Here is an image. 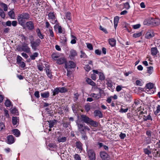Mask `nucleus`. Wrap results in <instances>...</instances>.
I'll return each instance as SVG.
<instances>
[{"instance_id":"obj_1","label":"nucleus","mask_w":160,"mask_h":160,"mask_svg":"<svg viewBox=\"0 0 160 160\" xmlns=\"http://www.w3.org/2000/svg\"><path fill=\"white\" fill-rule=\"evenodd\" d=\"M46 15H48V19L52 24H55L58 22L56 14L51 7H48L46 9Z\"/></svg>"},{"instance_id":"obj_2","label":"nucleus","mask_w":160,"mask_h":160,"mask_svg":"<svg viewBox=\"0 0 160 160\" xmlns=\"http://www.w3.org/2000/svg\"><path fill=\"white\" fill-rule=\"evenodd\" d=\"M30 18V15L27 12L19 14L18 17L19 24L22 26L24 25L26 20Z\"/></svg>"},{"instance_id":"obj_3","label":"nucleus","mask_w":160,"mask_h":160,"mask_svg":"<svg viewBox=\"0 0 160 160\" xmlns=\"http://www.w3.org/2000/svg\"><path fill=\"white\" fill-rule=\"evenodd\" d=\"M41 42V41L39 38L37 39L35 41L33 40L31 41V46L32 49L34 51L36 50L37 49V47L39 46Z\"/></svg>"},{"instance_id":"obj_4","label":"nucleus","mask_w":160,"mask_h":160,"mask_svg":"<svg viewBox=\"0 0 160 160\" xmlns=\"http://www.w3.org/2000/svg\"><path fill=\"white\" fill-rule=\"evenodd\" d=\"M87 152L88 156L90 160H95V154L93 150L87 148Z\"/></svg>"},{"instance_id":"obj_5","label":"nucleus","mask_w":160,"mask_h":160,"mask_svg":"<svg viewBox=\"0 0 160 160\" xmlns=\"http://www.w3.org/2000/svg\"><path fill=\"white\" fill-rule=\"evenodd\" d=\"M107 81L106 84L107 85L108 88L111 91L113 92L115 88L114 83L110 80H107Z\"/></svg>"},{"instance_id":"obj_6","label":"nucleus","mask_w":160,"mask_h":160,"mask_svg":"<svg viewBox=\"0 0 160 160\" xmlns=\"http://www.w3.org/2000/svg\"><path fill=\"white\" fill-rule=\"evenodd\" d=\"M76 67V64L72 61H69L68 63H65V68H74Z\"/></svg>"},{"instance_id":"obj_7","label":"nucleus","mask_w":160,"mask_h":160,"mask_svg":"<svg viewBox=\"0 0 160 160\" xmlns=\"http://www.w3.org/2000/svg\"><path fill=\"white\" fill-rule=\"evenodd\" d=\"M141 101L140 100H135L134 103L132 105V107L133 109L137 108L138 109V108H140L141 107Z\"/></svg>"},{"instance_id":"obj_8","label":"nucleus","mask_w":160,"mask_h":160,"mask_svg":"<svg viewBox=\"0 0 160 160\" xmlns=\"http://www.w3.org/2000/svg\"><path fill=\"white\" fill-rule=\"evenodd\" d=\"M77 123L79 131L80 132L81 134H84V124L78 122H77Z\"/></svg>"},{"instance_id":"obj_9","label":"nucleus","mask_w":160,"mask_h":160,"mask_svg":"<svg viewBox=\"0 0 160 160\" xmlns=\"http://www.w3.org/2000/svg\"><path fill=\"white\" fill-rule=\"evenodd\" d=\"M154 36V33L152 30H148L146 33L145 37L146 38L149 39Z\"/></svg>"},{"instance_id":"obj_10","label":"nucleus","mask_w":160,"mask_h":160,"mask_svg":"<svg viewBox=\"0 0 160 160\" xmlns=\"http://www.w3.org/2000/svg\"><path fill=\"white\" fill-rule=\"evenodd\" d=\"M100 156L103 160H109L110 159V158L108 155L104 152H101Z\"/></svg>"},{"instance_id":"obj_11","label":"nucleus","mask_w":160,"mask_h":160,"mask_svg":"<svg viewBox=\"0 0 160 160\" xmlns=\"http://www.w3.org/2000/svg\"><path fill=\"white\" fill-rule=\"evenodd\" d=\"M26 27L29 30H31L34 29V24L32 21H30L27 22L26 23Z\"/></svg>"},{"instance_id":"obj_12","label":"nucleus","mask_w":160,"mask_h":160,"mask_svg":"<svg viewBox=\"0 0 160 160\" xmlns=\"http://www.w3.org/2000/svg\"><path fill=\"white\" fill-rule=\"evenodd\" d=\"M22 49L23 51L27 53H29L30 51V48L28 47V45L26 44L22 45Z\"/></svg>"},{"instance_id":"obj_13","label":"nucleus","mask_w":160,"mask_h":160,"mask_svg":"<svg viewBox=\"0 0 160 160\" xmlns=\"http://www.w3.org/2000/svg\"><path fill=\"white\" fill-rule=\"evenodd\" d=\"M77 55V53L75 50L72 49L70 51L69 57L71 59H73Z\"/></svg>"},{"instance_id":"obj_14","label":"nucleus","mask_w":160,"mask_h":160,"mask_svg":"<svg viewBox=\"0 0 160 160\" xmlns=\"http://www.w3.org/2000/svg\"><path fill=\"white\" fill-rule=\"evenodd\" d=\"M81 118L83 122L87 124H88L90 119H91L87 116L84 115H81Z\"/></svg>"},{"instance_id":"obj_15","label":"nucleus","mask_w":160,"mask_h":160,"mask_svg":"<svg viewBox=\"0 0 160 160\" xmlns=\"http://www.w3.org/2000/svg\"><path fill=\"white\" fill-rule=\"evenodd\" d=\"M143 24L145 25H152V18H149L145 19L143 22Z\"/></svg>"},{"instance_id":"obj_16","label":"nucleus","mask_w":160,"mask_h":160,"mask_svg":"<svg viewBox=\"0 0 160 160\" xmlns=\"http://www.w3.org/2000/svg\"><path fill=\"white\" fill-rule=\"evenodd\" d=\"M14 137L12 135H9L7 137V143L9 144H12L14 142Z\"/></svg>"},{"instance_id":"obj_17","label":"nucleus","mask_w":160,"mask_h":160,"mask_svg":"<svg viewBox=\"0 0 160 160\" xmlns=\"http://www.w3.org/2000/svg\"><path fill=\"white\" fill-rule=\"evenodd\" d=\"M12 124L14 126H17L19 124V118L17 117H12Z\"/></svg>"},{"instance_id":"obj_18","label":"nucleus","mask_w":160,"mask_h":160,"mask_svg":"<svg viewBox=\"0 0 160 160\" xmlns=\"http://www.w3.org/2000/svg\"><path fill=\"white\" fill-rule=\"evenodd\" d=\"M66 61L64 57L59 58L57 60V63L59 64H62L64 63H66Z\"/></svg>"},{"instance_id":"obj_19","label":"nucleus","mask_w":160,"mask_h":160,"mask_svg":"<svg viewBox=\"0 0 160 160\" xmlns=\"http://www.w3.org/2000/svg\"><path fill=\"white\" fill-rule=\"evenodd\" d=\"M124 98L126 102H129L131 101L132 99L131 95L128 94H126L125 95Z\"/></svg>"},{"instance_id":"obj_20","label":"nucleus","mask_w":160,"mask_h":160,"mask_svg":"<svg viewBox=\"0 0 160 160\" xmlns=\"http://www.w3.org/2000/svg\"><path fill=\"white\" fill-rule=\"evenodd\" d=\"M88 124L90 125L91 126L94 127H97L98 126V123L94 121L93 120L91 119Z\"/></svg>"},{"instance_id":"obj_21","label":"nucleus","mask_w":160,"mask_h":160,"mask_svg":"<svg viewBox=\"0 0 160 160\" xmlns=\"http://www.w3.org/2000/svg\"><path fill=\"white\" fill-rule=\"evenodd\" d=\"M110 45L112 47H114L116 44V40L113 38L109 39L108 40Z\"/></svg>"},{"instance_id":"obj_22","label":"nucleus","mask_w":160,"mask_h":160,"mask_svg":"<svg viewBox=\"0 0 160 160\" xmlns=\"http://www.w3.org/2000/svg\"><path fill=\"white\" fill-rule=\"evenodd\" d=\"M152 25L158 26L160 24V20L159 19L152 18Z\"/></svg>"},{"instance_id":"obj_23","label":"nucleus","mask_w":160,"mask_h":160,"mask_svg":"<svg viewBox=\"0 0 160 160\" xmlns=\"http://www.w3.org/2000/svg\"><path fill=\"white\" fill-rule=\"evenodd\" d=\"M94 115L95 116H98L99 118H102L103 116L102 112L99 110H95L94 112Z\"/></svg>"},{"instance_id":"obj_24","label":"nucleus","mask_w":160,"mask_h":160,"mask_svg":"<svg viewBox=\"0 0 160 160\" xmlns=\"http://www.w3.org/2000/svg\"><path fill=\"white\" fill-rule=\"evenodd\" d=\"M76 145L77 148L79 149V151L81 152L82 149V143L80 142H77Z\"/></svg>"},{"instance_id":"obj_25","label":"nucleus","mask_w":160,"mask_h":160,"mask_svg":"<svg viewBox=\"0 0 160 160\" xmlns=\"http://www.w3.org/2000/svg\"><path fill=\"white\" fill-rule=\"evenodd\" d=\"M57 140L59 142H63L66 141L67 138L66 137H62L61 136H60L57 138Z\"/></svg>"},{"instance_id":"obj_26","label":"nucleus","mask_w":160,"mask_h":160,"mask_svg":"<svg viewBox=\"0 0 160 160\" xmlns=\"http://www.w3.org/2000/svg\"><path fill=\"white\" fill-rule=\"evenodd\" d=\"M36 32L38 36L41 39L44 38V35L42 34L39 28H37L36 29Z\"/></svg>"},{"instance_id":"obj_27","label":"nucleus","mask_w":160,"mask_h":160,"mask_svg":"<svg viewBox=\"0 0 160 160\" xmlns=\"http://www.w3.org/2000/svg\"><path fill=\"white\" fill-rule=\"evenodd\" d=\"M48 123L49 124V127L50 128H52L56 122V120H50L48 121Z\"/></svg>"},{"instance_id":"obj_28","label":"nucleus","mask_w":160,"mask_h":160,"mask_svg":"<svg viewBox=\"0 0 160 160\" xmlns=\"http://www.w3.org/2000/svg\"><path fill=\"white\" fill-rule=\"evenodd\" d=\"M41 95L42 98H47L49 96V93L48 92H44L41 93Z\"/></svg>"},{"instance_id":"obj_29","label":"nucleus","mask_w":160,"mask_h":160,"mask_svg":"<svg viewBox=\"0 0 160 160\" xmlns=\"http://www.w3.org/2000/svg\"><path fill=\"white\" fill-rule=\"evenodd\" d=\"M12 132L14 135L17 137H19L20 135V132L17 129H14L12 130Z\"/></svg>"},{"instance_id":"obj_30","label":"nucleus","mask_w":160,"mask_h":160,"mask_svg":"<svg viewBox=\"0 0 160 160\" xmlns=\"http://www.w3.org/2000/svg\"><path fill=\"white\" fill-rule=\"evenodd\" d=\"M86 81L88 84L93 86H95L96 85L95 83L89 78H87L86 79Z\"/></svg>"},{"instance_id":"obj_31","label":"nucleus","mask_w":160,"mask_h":160,"mask_svg":"<svg viewBox=\"0 0 160 160\" xmlns=\"http://www.w3.org/2000/svg\"><path fill=\"white\" fill-rule=\"evenodd\" d=\"M119 20V18L118 16H116L114 18V24L115 28L116 29L118 26V24Z\"/></svg>"},{"instance_id":"obj_32","label":"nucleus","mask_w":160,"mask_h":160,"mask_svg":"<svg viewBox=\"0 0 160 160\" xmlns=\"http://www.w3.org/2000/svg\"><path fill=\"white\" fill-rule=\"evenodd\" d=\"M151 52L152 55H155L157 53L158 50L156 48H151Z\"/></svg>"},{"instance_id":"obj_33","label":"nucleus","mask_w":160,"mask_h":160,"mask_svg":"<svg viewBox=\"0 0 160 160\" xmlns=\"http://www.w3.org/2000/svg\"><path fill=\"white\" fill-rule=\"evenodd\" d=\"M71 43L72 44H74L76 42V40L77 38L76 37L73 35H71Z\"/></svg>"},{"instance_id":"obj_34","label":"nucleus","mask_w":160,"mask_h":160,"mask_svg":"<svg viewBox=\"0 0 160 160\" xmlns=\"http://www.w3.org/2000/svg\"><path fill=\"white\" fill-rule=\"evenodd\" d=\"M90 96L92 97L95 99H98L101 97L100 94H95V93H92Z\"/></svg>"},{"instance_id":"obj_35","label":"nucleus","mask_w":160,"mask_h":160,"mask_svg":"<svg viewBox=\"0 0 160 160\" xmlns=\"http://www.w3.org/2000/svg\"><path fill=\"white\" fill-rule=\"evenodd\" d=\"M8 15L12 19H14L15 13L13 11L11 10L8 12Z\"/></svg>"},{"instance_id":"obj_36","label":"nucleus","mask_w":160,"mask_h":160,"mask_svg":"<svg viewBox=\"0 0 160 160\" xmlns=\"http://www.w3.org/2000/svg\"><path fill=\"white\" fill-rule=\"evenodd\" d=\"M146 86L147 89H151L153 88L154 84L150 82L147 84Z\"/></svg>"},{"instance_id":"obj_37","label":"nucleus","mask_w":160,"mask_h":160,"mask_svg":"<svg viewBox=\"0 0 160 160\" xmlns=\"http://www.w3.org/2000/svg\"><path fill=\"white\" fill-rule=\"evenodd\" d=\"M153 67H152L150 66L147 67V72L150 74H152L153 72Z\"/></svg>"},{"instance_id":"obj_38","label":"nucleus","mask_w":160,"mask_h":160,"mask_svg":"<svg viewBox=\"0 0 160 160\" xmlns=\"http://www.w3.org/2000/svg\"><path fill=\"white\" fill-rule=\"evenodd\" d=\"M59 57V55L57 53H53L52 55V58L54 60H57V59Z\"/></svg>"},{"instance_id":"obj_39","label":"nucleus","mask_w":160,"mask_h":160,"mask_svg":"<svg viewBox=\"0 0 160 160\" xmlns=\"http://www.w3.org/2000/svg\"><path fill=\"white\" fill-rule=\"evenodd\" d=\"M46 72L48 77L51 78L52 77V72L49 69H47L46 70Z\"/></svg>"},{"instance_id":"obj_40","label":"nucleus","mask_w":160,"mask_h":160,"mask_svg":"<svg viewBox=\"0 0 160 160\" xmlns=\"http://www.w3.org/2000/svg\"><path fill=\"white\" fill-rule=\"evenodd\" d=\"M143 119L144 121H146L147 120H151V121L152 120V119L150 115H148L147 116H144Z\"/></svg>"},{"instance_id":"obj_41","label":"nucleus","mask_w":160,"mask_h":160,"mask_svg":"<svg viewBox=\"0 0 160 160\" xmlns=\"http://www.w3.org/2000/svg\"><path fill=\"white\" fill-rule=\"evenodd\" d=\"M59 92V88H56L53 91V96H55L56 95L58 94Z\"/></svg>"},{"instance_id":"obj_42","label":"nucleus","mask_w":160,"mask_h":160,"mask_svg":"<svg viewBox=\"0 0 160 160\" xmlns=\"http://www.w3.org/2000/svg\"><path fill=\"white\" fill-rule=\"evenodd\" d=\"M143 152L145 154L148 155V156L151 153V152L147 148H144L143 149Z\"/></svg>"},{"instance_id":"obj_43","label":"nucleus","mask_w":160,"mask_h":160,"mask_svg":"<svg viewBox=\"0 0 160 160\" xmlns=\"http://www.w3.org/2000/svg\"><path fill=\"white\" fill-rule=\"evenodd\" d=\"M38 52H36L34 53L32 55L30 56V57L31 59L34 60L36 58L38 57Z\"/></svg>"},{"instance_id":"obj_44","label":"nucleus","mask_w":160,"mask_h":160,"mask_svg":"<svg viewBox=\"0 0 160 160\" xmlns=\"http://www.w3.org/2000/svg\"><path fill=\"white\" fill-rule=\"evenodd\" d=\"M59 92L61 93H64L67 92L68 91L67 89L65 87L59 88Z\"/></svg>"},{"instance_id":"obj_45","label":"nucleus","mask_w":160,"mask_h":160,"mask_svg":"<svg viewBox=\"0 0 160 160\" xmlns=\"http://www.w3.org/2000/svg\"><path fill=\"white\" fill-rule=\"evenodd\" d=\"M142 33L141 32H139L135 33L133 35V37L135 38H137L139 37L142 35Z\"/></svg>"},{"instance_id":"obj_46","label":"nucleus","mask_w":160,"mask_h":160,"mask_svg":"<svg viewBox=\"0 0 160 160\" xmlns=\"http://www.w3.org/2000/svg\"><path fill=\"white\" fill-rule=\"evenodd\" d=\"M1 6L4 8V10L7 11L8 10V7L6 4L3 3H2L0 4Z\"/></svg>"},{"instance_id":"obj_47","label":"nucleus","mask_w":160,"mask_h":160,"mask_svg":"<svg viewBox=\"0 0 160 160\" xmlns=\"http://www.w3.org/2000/svg\"><path fill=\"white\" fill-rule=\"evenodd\" d=\"M99 79L100 80H103L105 79V77L103 73L100 72L99 73Z\"/></svg>"},{"instance_id":"obj_48","label":"nucleus","mask_w":160,"mask_h":160,"mask_svg":"<svg viewBox=\"0 0 160 160\" xmlns=\"http://www.w3.org/2000/svg\"><path fill=\"white\" fill-rule=\"evenodd\" d=\"M0 16L2 18H4L5 16V14L3 10L0 8Z\"/></svg>"},{"instance_id":"obj_49","label":"nucleus","mask_w":160,"mask_h":160,"mask_svg":"<svg viewBox=\"0 0 160 160\" xmlns=\"http://www.w3.org/2000/svg\"><path fill=\"white\" fill-rule=\"evenodd\" d=\"M81 55H80V57L81 58H86L87 57V56L86 54L84 52L82 51H81L80 52Z\"/></svg>"},{"instance_id":"obj_50","label":"nucleus","mask_w":160,"mask_h":160,"mask_svg":"<svg viewBox=\"0 0 160 160\" xmlns=\"http://www.w3.org/2000/svg\"><path fill=\"white\" fill-rule=\"evenodd\" d=\"M159 112H160V105H158L157 107V109L154 112V113L155 115H157Z\"/></svg>"},{"instance_id":"obj_51","label":"nucleus","mask_w":160,"mask_h":160,"mask_svg":"<svg viewBox=\"0 0 160 160\" xmlns=\"http://www.w3.org/2000/svg\"><path fill=\"white\" fill-rule=\"evenodd\" d=\"M5 105L7 107H10L11 105V102L9 100H6L5 102Z\"/></svg>"},{"instance_id":"obj_52","label":"nucleus","mask_w":160,"mask_h":160,"mask_svg":"<svg viewBox=\"0 0 160 160\" xmlns=\"http://www.w3.org/2000/svg\"><path fill=\"white\" fill-rule=\"evenodd\" d=\"M71 13L69 12H67L66 14V16L67 19L68 20H70L71 18L70 17Z\"/></svg>"},{"instance_id":"obj_53","label":"nucleus","mask_w":160,"mask_h":160,"mask_svg":"<svg viewBox=\"0 0 160 160\" xmlns=\"http://www.w3.org/2000/svg\"><path fill=\"white\" fill-rule=\"evenodd\" d=\"M128 110V108H126V109H123L122 108H121L119 112L122 113H125L127 112Z\"/></svg>"},{"instance_id":"obj_54","label":"nucleus","mask_w":160,"mask_h":160,"mask_svg":"<svg viewBox=\"0 0 160 160\" xmlns=\"http://www.w3.org/2000/svg\"><path fill=\"white\" fill-rule=\"evenodd\" d=\"M84 68L86 71L88 72L91 69V67L88 65H85Z\"/></svg>"},{"instance_id":"obj_55","label":"nucleus","mask_w":160,"mask_h":160,"mask_svg":"<svg viewBox=\"0 0 160 160\" xmlns=\"http://www.w3.org/2000/svg\"><path fill=\"white\" fill-rule=\"evenodd\" d=\"M5 129V125L3 123H0V131L2 130Z\"/></svg>"},{"instance_id":"obj_56","label":"nucleus","mask_w":160,"mask_h":160,"mask_svg":"<svg viewBox=\"0 0 160 160\" xmlns=\"http://www.w3.org/2000/svg\"><path fill=\"white\" fill-rule=\"evenodd\" d=\"M87 47L90 50H92L93 49V47L92 45L89 43H87Z\"/></svg>"},{"instance_id":"obj_57","label":"nucleus","mask_w":160,"mask_h":160,"mask_svg":"<svg viewBox=\"0 0 160 160\" xmlns=\"http://www.w3.org/2000/svg\"><path fill=\"white\" fill-rule=\"evenodd\" d=\"M124 8L127 9H129L130 7L129 4L128 2H126L124 3Z\"/></svg>"},{"instance_id":"obj_58","label":"nucleus","mask_w":160,"mask_h":160,"mask_svg":"<svg viewBox=\"0 0 160 160\" xmlns=\"http://www.w3.org/2000/svg\"><path fill=\"white\" fill-rule=\"evenodd\" d=\"M46 27L47 28H48L49 29L50 28H52L50 24L48 21H47L45 22Z\"/></svg>"},{"instance_id":"obj_59","label":"nucleus","mask_w":160,"mask_h":160,"mask_svg":"<svg viewBox=\"0 0 160 160\" xmlns=\"http://www.w3.org/2000/svg\"><path fill=\"white\" fill-rule=\"evenodd\" d=\"M74 158L75 160H81V158L78 154H76L74 156Z\"/></svg>"},{"instance_id":"obj_60","label":"nucleus","mask_w":160,"mask_h":160,"mask_svg":"<svg viewBox=\"0 0 160 160\" xmlns=\"http://www.w3.org/2000/svg\"><path fill=\"white\" fill-rule=\"evenodd\" d=\"M141 26V25L139 24L133 25L132 27L134 29H137L139 28Z\"/></svg>"},{"instance_id":"obj_61","label":"nucleus","mask_w":160,"mask_h":160,"mask_svg":"<svg viewBox=\"0 0 160 160\" xmlns=\"http://www.w3.org/2000/svg\"><path fill=\"white\" fill-rule=\"evenodd\" d=\"M34 95L37 98H38L40 97L39 92L38 91L35 92Z\"/></svg>"},{"instance_id":"obj_62","label":"nucleus","mask_w":160,"mask_h":160,"mask_svg":"<svg viewBox=\"0 0 160 160\" xmlns=\"http://www.w3.org/2000/svg\"><path fill=\"white\" fill-rule=\"evenodd\" d=\"M50 29H49V32L50 34V36L52 37H53L54 36V33L52 30V28H50Z\"/></svg>"},{"instance_id":"obj_63","label":"nucleus","mask_w":160,"mask_h":160,"mask_svg":"<svg viewBox=\"0 0 160 160\" xmlns=\"http://www.w3.org/2000/svg\"><path fill=\"white\" fill-rule=\"evenodd\" d=\"M11 112L12 113L16 114L17 112V110L16 108H13L12 109Z\"/></svg>"},{"instance_id":"obj_64","label":"nucleus","mask_w":160,"mask_h":160,"mask_svg":"<svg viewBox=\"0 0 160 160\" xmlns=\"http://www.w3.org/2000/svg\"><path fill=\"white\" fill-rule=\"evenodd\" d=\"M22 58L21 57L19 56H18L17 57V62L18 63H19V62H21L22 60Z\"/></svg>"}]
</instances>
